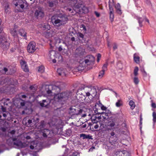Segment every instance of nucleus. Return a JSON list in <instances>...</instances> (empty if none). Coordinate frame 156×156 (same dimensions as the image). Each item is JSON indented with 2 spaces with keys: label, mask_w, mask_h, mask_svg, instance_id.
<instances>
[{
  "label": "nucleus",
  "mask_w": 156,
  "mask_h": 156,
  "mask_svg": "<svg viewBox=\"0 0 156 156\" xmlns=\"http://www.w3.org/2000/svg\"><path fill=\"white\" fill-rule=\"evenodd\" d=\"M41 131L43 133V136L44 137H47L48 135L50 133V130L47 129H41Z\"/></svg>",
  "instance_id": "18"
},
{
  "label": "nucleus",
  "mask_w": 156,
  "mask_h": 156,
  "mask_svg": "<svg viewBox=\"0 0 156 156\" xmlns=\"http://www.w3.org/2000/svg\"><path fill=\"white\" fill-rule=\"evenodd\" d=\"M142 119H143L142 117V115L141 114L140 116V121H142Z\"/></svg>",
  "instance_id": "58"
},
{
  "label": "nucleus",
  "mask_w": 156,
  "mask_h": 156,
  "mask_svg": "<svg viewBox=\"0 0 156 156\" xmlns=\"http://www.w3.org/2000/svg\"><path fill=\"white\" fill-rule=\"evenodd\" d=\"M152 102V101H151ZM151 107L155 108H156V105L155 103L152 102L151 104Z\"/></svg>",
  "instance_id": "44"
},
{
  "label": "nucleus",
  "mask_w": 156,
  "mask_h": 156,
  "mask_svg": "<svg viewBox=\"0 0 156 156\" xmlns=\"http://www.w3.org/2000/svg\"><path fill=\"white\" fill-rule=\"evenodd\" d=\"M81 28H83V30H84L85 31L86 30V28L85 25H81Z\"/></svg>",
  "instance_id": "49"
},
{
  "label": "nucleus",
  "mask_w": 156,
  "mask_h": 156,
  "mask_svg": "<svg viewBox=\"0 0 156 156\" xmlns=\"http://www.w3.org/2000/svg\"><path fill=\"white\" fill-rule=\"evenodd\" d=\"M109 15L110 20L112 22L114 18L113 13H109Z\"/></svg>",
  "instance_id": "38"
},
{
  "label": "nucleus",
  "mask_w": 156,
  "mask_h": 156,
  "mask_svg": "<svg viewBox=\"0 0 156 156\" xmlns=\"http://www.w3.org/2000/svg\"><path fill=\"white\" fill-rule=\"evenodd\" d=\"M80 10H82V12L83 13H86L88 12V9L85 7L83 6L81 9H80Z\"/></svg>",
  "instance_id": "33"
},
{
  "label": "nucleus",
  "mask_w": 156,
  "mask_h": 156,
  "mask_svg": "<svg viewBox=\"0 0 156 156\" xmlns=\"http://www.w3.org/2000/svg\"><path fill=\"white\" fill-rule=\"evenodd\" d=\"M141 71L142 72H144L145 74H147L146 72H145V71L144 70V69L141 70Z\"/></svg>",
  "instance_id": "60"
},
{
  "label": "nucleus",
  "mask_w": 156,
  "mask_h": 156,
  "mask_svg": "<svg viewBox=\"0 0 156 156\" xmlns=\"http://www.w3.org/2000/svg\"><path fill=\"white\" fill-rule=\"evenodd\" d=\"M28 122L29 124H30L32 122V120L30 119L28 120Z\"/></svg>",
  "instance_id": "57"
},
{
  "label": "nucleus",
  "mask_w": 156,
  "mask_h": 156,
  "mask_svg": "<svg viewBox=\"0 0 156 156\" xmlns=\"http://www.w3.org/2000/svg\"><path fill=\"white\" fill-rule=\"evenodd\" d=\"M46 96L48 99L42 100V101H40L39 103L41 107L48 108L50 102L52 100V98H51V97H48L47 94Z\"/></svg>",
  "instance_id": "7"
},
{
  "label": "nucleus",
  "mask_w": 156,
  "mask_h": 156,
  "mask_svg": "<svg viewBox=\"0 0 156 156\" xmlns=\"http://www.w3.org/2000/svg\"><path fill=\"white\" fill-rule=\"evenodd\" d=\"M100 119V117H97L96 115H94L91 117L92 122L93 123H97L99 122Z\"/></svg>",
  "instance_id": "19"
},
{
  "label": "nucleus",
  "mask_w": 156,
  "mask_h": 156,
  "mask_svg": "<svg viewBox=\"0 0 156 156\" xmlns=\"http://www.w3.org/2000/svg\"><path fill=\"white\" fill-rule=\"evenodd\" d=\"M2 41V42L1 46L2 48L4 49L7 48H9L10 43L6 41L5 37Z\"/></svg>",
  "instance_id": "14"
},
{
  "label": "nucleus",
  "mask_w": 156,
  "mask_h": 156,
  "mask_svg": "<svg viewBox=\"0 0 156 156\" xmlns=\"http://www.w3.org/2000/svg\"><path fill=\"white\" fill-rule=\"evenodd\" d=\"M9 6L8 4H6L4 7L5 11L6 12H8V9L9 8Z\"/></svg>",
  "instance_id": "42"
},
{
  "label": "nucleus",
  "mask_w": 156,
  "mask_h": 156,
  "mask_svg": "<svg viewBox=\"0 0 156 156\" xmlns=\"http://www.w3.org/2000/svg\"><path fill=\"white\" fill-rule=\"evenodd\" d=\"M87 58H90V59H86L85 60L84 62L87 65L90 64L91 62L94 61V58L92 55H89L87 57Z\"/></svg>",
  "instance_id": "17"
},
{
  "label": "nucleus",
  "mask_w": 156,
  "mask_h": 156,
  "mask_svg": "<svg viewBox=\"0 0 156 156\" xmlns=\"http://www.w3.org/2000/svg\"><path fill=\"white\" fill-rule=\"evenodd\" d=\"M133 81L134 83L136 85H137L139 82V79L137 76H135L133 79Z\"/></svg>",
  "instance_id": "31"
},
{
  "label": "nucleus",
  "mask_w": 156,
  "mask_h": 156,
  "mask_svg": "<svg viewBox=\"0 0 156 156\" xmlns=\"http://www.w3.org/2000/svg\"><path fill=\"white\" fill-rule=\"evenodd\" d=\"M7 114H8L7 112H6V113H2L3 116L4 118H6V117Z\"/></svg>",
  "instance_id": "52"
},
{
  "label": "nucleus",
  "mask_w": 156,
  "mask_h": 156,
  "mask_svg": "<svg viewBox=\"0 0 156 156\" xmlns=\"http://www.w3.org/2000/svg\"><path fill=\"white\" fill-rule=\"evenodd\" d=\"M70 94V93L67 92L58 93L51 97L52 98V100L53 99L56 101L60 102L67 99Z\"/></svg>",
  "instance_id": "4"
},
{
  "label": "nucleus",
  "mask_w": 156,
  "mask_h": 156,
  "mask_svg": "<svg viewBox=\"0 0 156 156\" xmlns=\"http://www.w3.org/2000/svg\"><path fill=\"white\" fill-rule=\"evenodd\" d=\"M30 144V148L32 150L34 149V147H36L37 146V145L35 144V142L34 141H31Z\"/></svg>",
  "instance_id": "26"
},
{
  "label": "nucleus",
  "mask_w": 156,
  "mask_h": 156,
  "mask_svg": "<svg viewBox=\"0 0 156 156\" xmlns=\"http://www.w3.org/2000/svg\"><path fill=\"white\" fill-rule=\"evenodd\" d=\"M123 102L121 100H118L115 103V105L117 107H119L122 106Z\"/></svg>",
  "instance_id": "25"
},
{
  "label": "nucleus",
  "mask_w": 156,
  "mask_h": 156,
  "mask_svg": "<svg viewBox=\"0 0 156 156\" xmlns=\"http://www.w3.org/2000/svg\"><path fill=\"white\" fill-rule=\"evenodd\" d=\"M4 37H0V46L1 45L2 42V41L4 39Z\"/></svg>",
  "instance_id": "51"
},
{
  "label": "nucleus",
  "mask_w": 156,
  "mask_h": 156,
  "mask_svg": "<svg viewBox=\"0 0 156 156\" xmlns=\"http://www.w3.org/2000/svg\"><path fill=\"white\" fill-rule=\"evenodd\" d=\"M22 98H26L27 99V98H30V96H29L28 95H27V96H26L25 95H22L21 96Z\"/></svg>",
  "instance_id": "40"
},
{
  "label": "nucleus",
  "mask_w": 156,
  "mask_h": 156,
  "mask_svg": "<svg viewBox=\"0 0 156 156\" xmlns=\"http://www.w3.org/2000/svg\"><path fill=\"white\" fill-rule=\"evenodd\" d=\"M108 126L112 129L115 125L116 121L115 118L113 116H112L108 119Z\"/></svg>",
  "instance_id": "10"
},
{
  "label": "nucleus",
  "mask_w": 156,
  "mask_h": 156,
  "mask_svg": "<svg viewBox=\"0 0 156 156\" xmlns=\"http://www.w3.org/2000/svg\"><path fill=\"white\" fill-rule=\"evenodd\" d=\"M108 65V64L107 63H106L104 64L102 67V70L104 71H106L107 70Z\"/></svg>",
  "instance_id": "37"
},
{
  "label": "nucleus",
  "mask_w": 156,
  "mask_h": 156,
  "mask_svg": "<svg viewBox=\"0 0 156 156\" xmlns=\"http://www.w3.org/2000/svg\"><path fill=\"white\" fill-rule=\"evenodd\" d=\"M117 44H114V46H113V48L114 50H115L116 49H117Z\"/></svg>",
  "instance_id": "50"
},
{
  "label": "nucleus",
  "mask_w": 156,
  "mask_h": 156,
  "mask_svg": "<svg viewBox=\"0 0 156 156\" xmlns=\"http://www.w3.org/2000/svg\"><path fill=\"white\" fill-rule=\"evenodd\" d=\"M58 3L57 0H54V1L49 2V6L51 7H52L54 5H56Z\"/></svg>",
  "instance_id": "29"
},
{
  "label": "nucleus",
  "mask_w": 156,
  "mask_h": 156,
  "mask_svg": "<svg viewBox=\"0 0 156 156\" xmlns=\"http://www.w3.org/2000/svg\"><path fill=\"white\" fill-rule=\"evenodd\" d=\"M79 36L80 37L82 38H83L84 37L83 35L82 34H81V33H80L79 34Z\"/></svg>",
  "instance_id": "54"
},
{
  "label": "nucleus",
  "mask_w": 156,
  "mask_h": 156,
  "mask_svg": "<svg viewBox=\"0 0 156 156\" xmlns=\"http://www.w3.org/2000/svg\"><path fill=\"white\" fill-rule=\"evenodd\" d=\"M26 138L27 139H30V136H26Z\"/></svg>",
  "instance_id": "63"
},
{
  "label": "nucleus",
  "mask_w": 156,
  "mask_h": 156,
  "mask_svg": "<svg viewBox=\"0 0 156 156\" xmlns=\"http://www.w3.org/2000/svg\"><path fill=\"white\" fill-rule=\"evenodd\" d=\"M105 71L102 70L99 72L98 75V77L99 78H101L105 74Z\"/></svg>",
  "instance_id": "36"
},
{
  "label": "nucleus",
  "mask_w": 156,
  "mask_h": 156,
  "mask_svg": "<svg viewBox=\"0 0 156 156\" xmlns=\"http://www.w3.org/2000/svg\"><path fill=\"white\" fill-rule=\"evenodd\" d=\"M66 71L65 69L63 68H59L57 69V72L59 75L62 76L66 75Z\"/></svg>",
  "instance_id": "16"
},
{
  "label": "nucleus",
  "mask_w": 156,
  "mask_h": 156,
  "mask_svg": "<svg viewBox=\"0 0 156 156\" xmlns=\"http://www.w3.org/2000/svg\"><path fill=\"white\" fill-rule=\"evenodd\" d=\"M109 6L110 10L109 13H113V9L112 6L110 5L109 2Z\"/></svg>",
  "instance_id": "39"
},
{
  "label": "nucleus",
  "mask_w": 156,
  "mask_h": 156,
  "mask_svg": "<svg viewBox=\"0 0 156 156\" xmlns=\"http://www.w3.org/2000/svg\"><path fill=\"white\" fill-rule=\"evenodd\" d=\"M129 105L132 109H133L135 107V103L132 100H130L129 101Z\"/></svg>",
  "instance_id": "27"
},
{
  "label": "nucleus",
  "mask_w": 156,
  "mask_h": 156,
  "mask_svg": "<svg viewBox=\"0 0 156 156\" xmlns=\"http://www.w3.org/2000/svg\"><path fill=\"white\" fill-rule=\"evenodd\" d=\"M2 111L3 112H5L6 111V108H3L2 107Z\"/></svg>",
  "instance_id": "53"
},
{
  "label": "nucleus",
  "mask_w": 156,
  "mask_h": 156,
  "mask_svg": "<svg viewBox=\"0 0 156 156\" xmlns=\"http://www.w3.org/2000/svg\"><path fill=\"white\" fill-rule=\"evenodd\" d=\"M19 33L20 35L23 37H26V33L25 31L23 29H20L19 30Z\"/></svg>",
  "instance_id": "23"
},
{
  "label": "nucleus",
  "mask_w": 156,
  "mask_h": 156,
  "mask_svg": "<svg viewBox=\"0 0 156 156\" xmlns=\"http://www.w3.org/2000/svg\"><path fill=\"white\" fill-rule=\"evenodd\" d=\"M13 144L19 148H23L27 146V144L24 143H23L21 141L19 140H17L14 142Z\"/></svg>",
  "instance_id": "13"
},
{
  "label": "nucleus",
  "mask_w": 156,
  "mask_h": 156,
  "mask_svg": "<svg viewBox=\"0 0 156 156\" xmlns=\"http://www.w3.org/2000/svg\"><path fill=\"white\" fill-rule=\"evenodd\" d=\"M84 52V49L80 47L78 48L76 51V54L80 56L83 55Z\"/></svg>",
  "instance_id": "15"
},
{
  "label": "nucleus",
  "mask_w": 156,
  "mask_h": 156,
  "mask_svg": "<svg viewBox=\"0 0 156 156\" xmlns=\"http://www.w3.org/2000/svg\"><path fill=\"white\" fill-rule=\"evenodd\" d=\"M77 69L78 71H80L82 70L83 69H84V67H81L80 65L78 67H77Z\"/></svg>",
  "instance_id": "43"
},
{
  "label": "nucleus",
  "mask_w": 156,
  "mask_h": 156,
  "mask_svg": "<svg viewBox=\"0 0 156 156\" xmlns=\"http://www.w3.org/2000/svg\"><path fill=\"white\" fill-rule=\"evenodd\" d=\"M13 3L18 12H21L25 6L27 5L26 2L23 0H14Z\"/></svg>",
  "instance_id": "6"
},
{
  "label": "nucleus",
  "mask_w": 156,
  "mask_h": 156,
  "mask_svg": "<svg viewBox=\"0 0 156 156\" xmlns=\"http://www.w3.org/2000/svg\"><path fill=\"white\" fill-rule=\"evenodd\" d=\"M20 105H21V106H23L25 105V103L24 102H21L20 103Z\"/></svg>",
  "instance_id": "59"
},
{
  "label": "nucleus",
  "mask_w": 156,
  "mask_h": 156,
  "mask_svg": "<svg viewBox=\"0 0 156 156\" xmlns=\"http://www.w3.org/2000/svg\"><path fill=\"white\" fill-rule=\"evenodd\" d=\"M45 34V35L46 36V37L47 38H48L49 36L50 32H49L48 31L46 32Z\"/></svg>",
  "instance_id": "47"
},
{
  "label": "nucleus",
  "mask_w": 156,
  "mask_h": 156,
  "mask_svg": "<svg viewBox=\"0 0 156 156\" xmlns=\"http://www.w3.org/2000/svg\"><path fill=\"white\" fill-rule=\"evenodd\" d=\"M98 125L97 124V123H93L90 126V128L92 131H94L95 130L98 129Z\"/></svg>",
  "instance_id": "22"
},
{
  "label": "nucleus",
  "mask_w": 156,
  "mask_h": 156,
  "mask_svg": "<svg viewBox=\"0 0 156 156\" xmlns=\"http://www.w3.org/2000/svg\"><path fill=\"white\" fill-rule=\"evenodd\" d=\"M3 70L5 72H6L8 71L7 68H4L3 69Z\"/></svg>",
  "instance_id": "61"
},
{
  "label": "nucleus",
  "mask_w": 156,
  "mask_h": 156,
  "mask_svg": "<svg viewBox=\"0 0 156 156\" xmlns=\"http://www.w3.org/2000/svg\"><path fill=\"white\" fill-rule=\"evenodd\" d=\"M20 63L21 68L25 72H28L29 71V69L27 64L26 62L24 60H21L20 61Z\"/></svg>",
  "instance_id": "12"
},
{
  "label": "nucleus",
  "mask_w": 156,
  "mask_h": 156,
  "mask_svg": "<svg viewBox=\"0 0 156 156\" xmlns=\"http://www.w3.org/2000/svg\"><path fill=\"white\" fill-rule=\"evenodd\" d=\"M80 137H83V139H92V136L90 135H86L85 134H82L80 135Z\"/></svg>",
  "instance_id": "20"
},
{
  "label": "nucleus",
  "mask_w": 156,
  "mask_h": 156,
  "mask_svg": "<svg viewBox=\"0 0 156 156\" xmlns=\"http://www.w3.org/2000/svg\"><path fill=\"white\" fill-rule=\"evenodd\" d=\"M68 20L67 17L62 16L57 17L56 16H53L51 19L53 24L55 26L59 27L66 24Z\"/></svg>",
  "instance_id": "3"
},
{
  "label": "nucleus",
  "mask_w": 156,
  "mask_h": 156,
  "mask_svg": "<svg viewBox=\"0 0 156 156\" xmlns=\"http://www.w3.org/2000/svg\"><path fill=\"white\" fill-rule=\"evenodd\" d=\"M134 60L136 63H139L140 57L136 54H135L134 55Z\"/></svg>",
  "instance_id": "24"
},
{
  "label": "nucleus",
  "mask_w": 156,
  "mask_h": 156,
  "mask_svg": "<svg viewBox=\"0 0 156 156\" xmlns=\"http://www.w3.org/2000/svg\"><path fill=\"white\" fill-rule=\"evenodd\" d=\"M115 135V133L114 132H112L110 133L109 135V142L112 145L116 144L117 140L116 137L114 136Z\"/></svg>",
  "instance_id": "11"
},
{
  "label": "nucleus",
  "mask_w": 156,
  "mask_h": 156,
  "mask_svg": "<svg viewBox=\"0 0 156 156\" xmlns=\"http://www.w3.org/2000/svg\"><path fill=\"white\" fill-rule=\"evenodd\" d=\"M3 92V91L2 90L1 88H0V94L2 93Z\"/></svg>",
  "instance_id": "62"
},
{
  "label": "nucleus",
  "mask_w": 156,
  "mask_h": 156,
  "mask_svg": "<svg viewBox=\"0 0 156 156\" xmlns=\"http://www.w3.org/2000/svg\"><path fill=\"white\" fill-rule=\"evenodd\" d=\"M30 90H33V91L35 90V89L33 86H30Z\"/></svg>",
  "instance_id": "48"
},
{
  "label": "nucleus",
  "mask_w": 156,
  "mask_h": 156,
  "mask_svg": "<svg viewBox=\"0 0 156 156\" xmlns=\"http://www.w3.org/2000/svg\"><path fill=\"white\" fill-rule=\"evenodd\" d=\"M142 22H143V20H142V19L141 18H140L139 19L138 22L140 24V26H141V25L142 24Z\"/></svg>",
  "instance_id": "45"
},
{
  "label": "nucleus",
  "mask_w": 156,
  "mask_h": 156,
  "mask_svg": "<svg viewBox=\"0 0 156 156\" xmlns=\"http://www.w3.org/2000/svg\"><path fill=\"white\" fill-rule=\"evenodd\" d=\"M10 33L13 36H16L17 34L16 30L15 29H11L10 30Z\"/></svg>",
  "instance_id": "32"
},
{
  "label": "nucleus",
  "mask_w": 156,
  "mask_h": 156,
  "mask_svg": "<svg viewBox=\"0 0 156 156\" xmlns=\"http://www.w3.org/2000/svg\"><path fill=\"white\" fill-rule=\"evenodd\" d=\"M44 67L43 66H40L39 67L38 71L41 73H43L44 72Z\"/></svg>",
  "instance_id": "35"
},
{
  "label": "nucleus",
  "mask_w": 156,
  "mask_h": 156,
  "mask_svg": "<svg viewBox=\"0 0 156 156\" xmlns=\"http://www.w3.org/2000/svg\"><path fill=\"white\" fill-rule=\"evenodd\" d=\"M97 93L95 88L87 87L79 89L76 93V97L78 101L82 103L85 100L86 97L91 96L94 97L96 95Z\"/></svg>",
  "instance_id": "1"
},
{
  "label": "nucleus",
  "mask_w": 156,
  "mask_h": 156,
  "mask_svg": "<svg viewBox=\"0 0 156 156\" xmlns=\"http://www.w3.org/2000/svg\"><path fill=\"white\" fill-rule=\"evenodd\" d=\"M33 120L34 122L35 123H36L38 122L39 119L38 118L36 117H35L33 118Z\"/></svg>",
  "instance_id": "41"
},
{
  "label": "nucleus",
  "mask_w": 156,
  "mask_h": 156,
  "mask_svg": "<svg viewBox=\"0 0 156 156\" xmlns=\"http://www.w3.org/2000/svg\"><path fill=\"white\" fill-rule=\"evenodd\" d=\"M100 119L102 118L104 119H107L108 118V114L106 112H102L101 113L100 115Z\"/></svg>",
  "instance_id": "21"
},
{
  "label": "nucleus",
  "mask_w": 156,
  "mask_h": 156,
  "mask_svg": "<svg viewBox=\"0 0 156 156\" xmlns=\"http://www.w3.org/2000/svg\"><path fill=\"white\" fill-rule=\"evenodd\" d=\"M98 103L99 106L101 107L102 110L105 111L107 109V108L102 105L100 101H98Z\"/></svg>",
  "instance_id": "28"
},
{
  "label": "nucleus",
  "mask_w": 156,
  "mask_h": 156,
  "mask_svg": "<svg viewBox=\"0 0 156 156\" xmlns=\"http://www.w3.org/2000/svg\"><path fill=\"white\" fill-rule=\"evenodd\" d=\"M36 43L35 42H30L27 47V50L29 53L34 52L36 50Z\"/></svg>",
  "instance_id": "8"
},
{
  "label": "nucleus",
  "mask_w": 156,
  "mask_h": 156,
  "mask_svg": "<svg viewBox=\"0 0 156 156\" xmlns=\"http://www.w3.org/2000/svg\"><path fill=\"white\" fill-rule=\"evenodd\" d=\"M101 57V55L100 54H98L97 55V58L100 59Z\"/></svg>",
  "instance_id": "55"
},
{
  "label": "nucleus",
  "mask_w": 156,
  "mask_h": 156,
  "mask_svg": "<svg viewBox=\"0 0 156 156\" xmlns=\"http://www.w3.org/2000/svg\"><path fill=\"white\" fill-rule=\"evenodd\" d=\"M60 83H57L56 85H51L46 88L47 95L48 97H51L53 95L60 93L61 91Z\"/></svg>",
  "instance_id": "2"
},
{
  "label": "nucleus",
  "mask_w": 156,
  "mask_h": 156,
  "mask_svg": "<svg viewBox=\"0 0 156 156\" xmlns=\"http://www.w3.org/2000/svg\"><path fill=\"white\" fill-rule=\"evenodd\" d=\"M34 15L37 18H41L44 16V13L42 9L39 7L35 11Z\"/></svg>",
  "instance_id": "9"
},
{
  "label": "nucleus",
  "mask_w": 156,
  "mask_h": 156,
  "mask_svg": "<svg viewBox=\"0 0 156 156\" xmlns=\"http://www.w3.org/2000/svg\"><path fill=\"white\" fill-rule=\"evenodd\" d=\"M69 113L70 115H80L83 112L82 107H81L79 105L72 106L71 107L69 110Z\"/></svg>",
  "instance_id": "5"
},
{
  "label": "nucleus",
  "mask_w": 156,
  "mask_h": 156,
  "mask_svg": "<svg viewBox=\"0 0 156 156\" xmlns=\"http://www.w3.org/2000/svg\"><path fill=\"white\" fill-rule=\"evenodd\" d=\"M153 121L154 123H155L156 122V112H154L152 113Z\"/></svg>",
  "instance_id": "34"
},
{
  "label": "nucleus",
  "mask_w": 156,
  "mask_h": 156,
  "mask_svg": "<svg viewBox=\"0 0 156 156\" xmlns=\"http://www.w3.org/2000/svg\"><path fill=\"white\" fill-rule=\"evenodd\" d=\"M139 71V68L137 66H136L135 67L134 70V72L133 74L135 76H137L138 74V71Z\"/></svg>",
  "instance_id": "30"
},
{
  "label": "nucleus",
  "mask_w": 156,
  "mask_h": 156,
  "mask_svg": "<svg viewBox=\"0 0 156 156\" xmlns=\"http://www.w3.org/2000/svg\"><path fill=\"white\" fill-rule=\"evenodd\" d=\"M52 62L53 63H55L56 62V60L55 59H53L52 60Z\"/></svg>",
  "instance_id": "64"
},
{
  "label": "nucleus",
  "mask_w": 156,
  "mask_h": 156,
  "mask_svg": "<svg viewBox=\"0 0 156 156\" xmlns=\"http://www.w3.org/2000/svg\"><path fill=\"white\" fill-rule=\"evenodd\" d=\"M15 132V131L14 130H12L10 132V133L11 134H14Z\"/></svg>",
  "instance_id": "56"
},
{
  "label": "nucleus",
  "mask_w": 156,
  "mask_h": 156,
  "mask_svg": "<svg viewBox=\"0 0 156 156\" xmlns=\"http://www.w3.org/2000/svg\"><path fill=\"white\" fill-rule=\"evenodd\" d=\"M66 10L69 12H70L71 13H74V11L70 8H68Z\"/></svg>",
  "instance_id": "46"
}]
</instances>
